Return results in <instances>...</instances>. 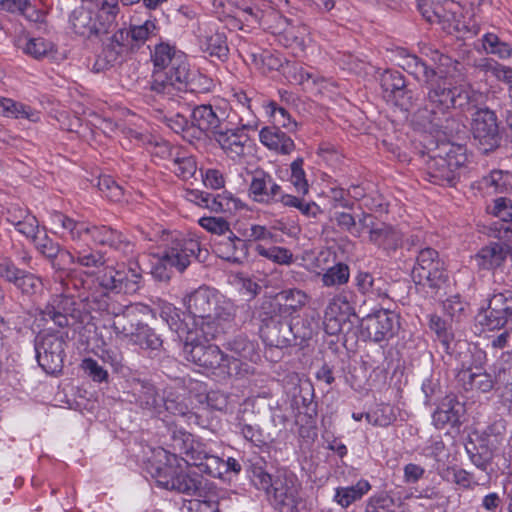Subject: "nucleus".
Instances as JSON below:
<instances>
[{"mask_svg":"<svg viewBox=\"0 0 512 512\" xmlns=\"http://www.w3.org/2000/svg\"><path fill=\"white\" fill-rule=\"evenodd\" d=\"M192 325L200 328L205 337H219L225 325L233 320L230 304L218 305L217 294L213 289L202 286L184 298Z\"/></svg>","mask_w":512,"mask_h":512,"instance_id":"obj_1","label":"nucleus"},{"mask_svg":"<svg viewBox=\"0 0 512 512\" xmlns=\"http://www.w3.org/2000/svg\"><path fill=\"white\" fill-rule=\"evenodd\" d=\"M146 309L144 305H132L121 312V305L110 295L104 294L98 299V324L102 322L98 340L105 346L112 344L115 337L130 342L143 322L141 314Z\"/></svg>","mask_w":512,"mask_h":512,"instance_id":"obj_2","label":"nucleus"},{"mask_svg":"<svg viewBox=\"0 0 512 512\" xmlns=\"http://www.w3.org/2000/svg\"><path fill=\"white\" fill-rule=\"evenodd\" d=\"M253 482L273 498L278 512H309L306 500L301 496V484L292 472L277 471L271 476L261 468L254 470Z\"/></svg>","mask_w":512,"mask_h":512,"instance_id":"obj_3","label":"nucleus"},{"mask_svg":"<svg viewBox=\"0 0 512 512\" xmlns=\"http://www.w3.org/2000/svg\"><path fill=\"white\" fill-rule=\"evenodd\" d=\"M460 150V147L455 148L445 142L427 155H423L424 179L439 186H456L466 171V156Z\"/></svg>","mask_w":512,"mask_h":512,"instance_id":"obj_4","label":"nucleus"},{"mask_svg":"<svg viewBox=\"0 0 512 512\" xmlns=\"http://www.w3.org/2000/svg\"><path fill=\"white\" fill-rule=\"evenodd\" d=\"M154 70L151 76L149 86L146 87L144 94L145 101L150 106L158 102L160 98H163L165 91H162L161 86H157L160 75L166 77L163 79V85H169L174 83V79L177 76L184 75L186 68L188 67L187 56L174 45L167 42H161L154 47V51L151 55Z\"/></svg>","mask_w":512,"mask_h":512,"instance_id":"obj_5","label":"nucleus"},{"mask_svg":"<svg viewBox=\"0 0 512 512\" xmlns=\"http://www.w3.org/2000/svg\"><path fill=\"white\" fill-rule=\"evenodd\" d=\"M191 466L175 454H170L166 456L164 465H151L150 474L159 487L190 497L201 496L202 477L192 471Z\"/></svg>","mask_w":512,"mask_h":512,"instance_id":"obj_6","label":"nucleus"},{"mask_svg":"<svg viewBox=\"0 0 512 512\" xmlns=\"http://www.w3.org/2000/svg\"><path fill=\"white\" fill-rule=\"evenodd\" d=\"M119 13L118 0H103L98 9V37L103 34L101 63L98 61V69H108L119 61L123 51L125 36L124 30L118 27L117 16Z\"/></svg>","mask_w":512,"mask_h":512,"instance_id":"obj_7","label":"nucleus"},{"mask_svg":"<svg viewBox=\"0 0 512 512\" xmlns=\"http://www.w3.org/2000/svg\"><path fill=\"white\" fill-rule=\"evenodd\" d=\"M423 87L426 89V104L414 113L415 122L423 128L431 126L438 129L442 127V118L452 109L453 86L443 76L431 77Z\"/></svg>","mask_w":512,"mask_h":512,"instance_id":"obj_8","label":"nucleus"},{"mask_svg":"<svg viewBox=\"0 0 512 512\" xmlns=\"http://www.w3.org/2000/svg\"><path fill=\"white\" fill-rule=\"evenodd\" d=\"M411 275L417 286L430 290L431 297H436L445 290L449 278L443 260L432 248L419 251Z\"/></svg>","mask_w":512,"mask_h":512,"instance_id":"obj_9","label":"nucleus"},{"mask_svg":"<svg viewBox=\"0 0 512 512\" xmlns=\"http://www.w3.org/2000/svg\"><path fill=\"white\" fill-rule=\"evenodd\" d=\"M166 77L160 75L157 86H161L162 91H165L163 98H160L154 105L155 111L162 113L165 109L170 107L178 98H182L183 93H206L212 88V80L207 76L199 73L198 71H191L189 66L186 68L184 75L177 76L174 83L163 85V79Z\"/></svg>","mask_w":512,"mask_h":512,"instance_id":"obj_10","label":"nucleus"},{"mask_svg":"<svg viewBox=\"0 0 512 512\" xmlns=\"http://www.w3.org/2000/svg\"><path fill=\"white\" fill-rule=\"evenodd\" d=\"M40 315L45 322H53L59 328L70 327L77 318L83 323L87 332H95L96 325L94 317L90 312H83L78 316L76 302L73 297L68 295H54L41 310Z\"/></svg>","mask_w":512,"mask_h":512,"instance_id":"obj_11","label":"nucleus"},{"mask_svg":"<svg viewBox=\"0 0 512 512\" xmlns=\"http://www.w3.org/2000/svg\"><path fill=\"white\" fill-rule=\"evenodd\" d=\"M67 332H40L34 342L39 366L48 374L61 371L65 357Z\"/></svg>","mask_w":512,"mask_h":512,"instance_id":"obj_12","label":"nucleus"},{"mask_svg":"<svg viewBox=\"0 0 512 512\" xmlns=\"http://www.w3.org/2000/svg\"><path fill=\"white\" fill-rule=\"evenodd\" d=\"M166 261L175 266V270L182 273L193 258L199 259L202 254L200 243L192 238H186L179 232L163 231L160 237Z\"/></svg>","mask_w":512,"mask_h":512,"instance_id":"obj_13","label":"nucleus"},{"mask_svg":"<svg viewBox=\"0 0 512 512\" xmlns=\"http://www.w3.org/2000/svg\"><path fill=\"white\" fill-rule=\"evenodd\" d=\"M460 6L453 1H445L444 4L436 3L432 14L428 10H422V16L430 23H438L447 33H458L459 37L467 38L476 36L480 27L475 22H465L459 15Z\"/></svg>","mask_w":512,"mask_h":512,"instance_id":"obj_14","label":"nucleus"},{"mask_svg":"<svg viewBox=\"0 0 512 512\" xmlns=\"http://www.w3.org/2000/svg\"><path fill=\"white\" fill-rule=\"evenodd\" d=\"M471 132L475 146L484 154L500 146L502 137L497 116L489 108H477L472 114Z\"/></svg>","mask_w":512,"mask_h":512,"instance_id":"obj_15","label":"nucleus"},{"mask_svg":"<svg viewBox=\"0 0 512 512\" xmlns=\"http://www.w3.org/2000/svg\"><path fill=\"white\" fill-rule=\"evenodd\" d=\"M479 323L489 330L502 329L512 324V291L494 292L486 308L478 314Z\"/></svg>","mask_w":512,"mask_h":512,"instance_id":"obj_16","label":"nucleus"},{"mask_svg":"<svg viewBox=\"0 0 512 512\" xmlns=\"http://www.w3.org/2000/svg\"><path fill=\"white\" fill-rule=\"evenodd\" d=\"M0 278L12 284L22 296L32 298L43 290L42 278L32 272L20 269L7 256H0Z\"/></svg>","mask_w":512,"mask_h":512,"instance_id":"obj_17","label":"nucleus"},{"mask_svg":"<svg viewBox=\"0 0 512 512\" xmlns=\"http://www.w3.org/2000/svg\"><path fill=\"white\" fill-rule=\"evenodd\" d=\"M106 251L98 249V296L110 295V292L120 293L123 290L127 273L118 263L116 255L106 256Z\"/></svg>","mask_w":512,"mask_h":512,"instance_id":"obj_18","label":"nucleus"},{"mask_svg":"<svg viewBox=\"0 0 512 512\" xmlns=\"http://www.w3.org/2000/svg\"><path fill=\"white\" fill-rule=\"evenodd\" d=\"M358 223L364 230H368V240L379 248L390 252L396 251L402 244V234L392 225L377 222L376 217L362 211L358 216Z\"/></svg>","mask_w":512,"mask_h":512,"instance_id":"obj_19","label":"nucleus"},{"mask_svg":"<svg viewBox=\"0 0 512 512\" xmlns=\"http://www.w3.org/2000/svg\"><path fill=\"white\" fill-rule=\"evenodd\" d=\"M248 191L251 198L260 204L273 205L281 203L284 205L286 200H292L272 175L260 169L254 171Z\"/></svg>","mask_w":512,"mask_h":512,"instance_id":"obj_20","label":"nucleus"},{"mask_svg":"<svg viewBox=\"0 0 512 512\" xmlns=\"http://www.w3.org/2000/svg\"><path fill=\"white\" fill-rule=\"evenodd\" d=\"M131 402L134 403L143 414L149 417L161 418V405L163 404V391L148 379L132 378Z\"/></svg>","mask_w":512,"mask_h":512,"instance_id":"obj_21","label":"nucleus"},{"mask_svg":"<svg viewBox=\"0 0 512 512\" xmlns=\"http://www.w3.org/2000/svg\"><path fill=\"white\" fill-rule=\"evenodd\" d=\"M398 327V316L387 309L369 314L361 321L362 333L376 343L392 338Z\"/></svg>","mask_w":512,"mask_h":512,"instance_id":"obj_22","label":"nucleus"},{"mask_svg":"<svg viewBox=\"0 0 512 512\" xmlns=\"http://www.w3.org/2000/svg\"><path fill=\"white\" fill-rule=\"evenodd\" d=\"M384 97L402 110L410 111L415 106V97L407 87L404 76L395 70H386L380 79Z\"/></svg>","mask_w":512,"mask_h":512,"instance_id":"obj_23","label":"nucleus"},{"mask_svg":"<svg viewBox=\"0 0 512 512\" xmlns=\"http://www.w3.org/2000/svg\"><path fill=\"white\" fill-rule=\"evenodd\" d=\"M186 199L215 213L233 214L243 206L240 199L227 191L213 194L200 190H187Z\"/></svg>","mask_w":512,"mask_h":512,"instance_id":"obj_24","label":"nucleus"},{"mask_svg":"<svg viewBox=\"0 0 512 512\" xmlns=\"http://www.w3.org/2000/svg\"><path fill=\"white\" fill-rule=\"evenodd\" d=\"M257 129V125L254 123L241 124L237 127H231L230 123L222 128L212 138L215 140L221 149L228 155L231 156H242L245 153V147L248 144L250 137L246 131Z\"/></svg>","mask_w":512,"mask_h":512,"instance_id":"obj_25","label":"nucleus"},{"mask_svg":"<svg viewBox=\"0 0 512 512\" xmlns=\"http://www.w3.org/2000/svg\"><path fill=\"white\" fill-rule=\"evenodd\" d=\"M294 327L279 315L262 320L260 334L266 345L276 348L288 347L293 342Z\"/></svg>","mask_w":512,"mask_h":512,"instance_id":"obj_26","label":"nucleus"},{"mask_svg":"<svg viewBox=\"0 0 512 512\" xmlns=\"http://www.w3.org/2000/svg\"><path fill=\"white\" fill-rule=\"evenodd\" d=\"M192 125L211 139L227 124L225 112L210 104L196 106L191 114Z\"/></svg>","mask_w":512,"mask_h":512,"instance_id":"obj_27","label":"nucleus"},{"mask_svg":"<svg viewBox=\"0 0 512 512\" xmlns=\"http://www.w3.org/2000/svg\"><path fill=\"white\" fill-rule=\"evenodd\" d=\"M491 213L497 220L490 226V236L504 242L512 240V198H496Z\"/></svg>","mask_w":512,"mask_h":512,"instance_id":"obj_28","label":"nucleus"},{"mask_svg":"<svg viewBox=\"0 0 512 512\" xmlns=\"http://www.w3.org/2000/svg\"><path fill=\"white\" fill-rule=\"evenodd\" d=\"M491 213L497 220L490 226V236L504 242L512 240V198H496Z\"/></svg>","mask_w":512,"mask_h":512,"instance_id":"obj_29","label":"nucleus"},{"mask_svg":"<svg viewBox=\"0 0 512 512\" xmlns=\"http://www.w3.org/2000/svg\"><path fill=\"white\" fill-rule=\"evenodd\" d=\"M213 250L218 257L232 262L243 263L248 259V242L237 237L232 231L219 239H215Z\"/></svg>","mask_w":512,"mask_h":512,"instance_id":"obj_30","label":"nucleus"},{"mask_svg":"<svg viewBox=\"0 0 512 512\" xmlns=\"http://www.w3.org/2000/svg\"><path fill=\"white\" fill-rule=\"evenodd\" d=\"M170 448L173 452L163 450L164 458L167 455L175 454L182 461L191 464L196 454L202 449L203 443L194 439V436L184 429L170 430Z\"/></svg>","mask_w":512,"mask_h":512,"instance_id":"obj_31","label":"nucleus"},{"mask_svg":"<svg viewBox=\"0 0 512 512\" xmlns=\"http://www.w3.org/2000/svg\"><path fill=\"white\" fill-rule=\"evenodd\" d=\"M6 221L30 240L39 233V221L28 209L12 204L6 210Z\"/></svg>","mask_w":512,"mask_h":512,"instance_id":"obj_32","label":"nucleus"},{"mask_svg":"<svg viewBox=\"0 0 512 512\" xmlns=\"http://www.w3.org/2000/svg\"><path fill=\"white\" fill-rule=\"evenodd\" d=\"M354 280L361 294L379 300H388L390 298V283L382 276L360 271Z\"/></svg>","mask_w":512,"mask_h":512,"instance_id":"obj_33","label":"nucleus"},{"mask_svg":"<svg viewBox=\"0 0 512 512\" xmlns=\"http://www.w3.org/2000/svg\"><path fill=\"white\" fill-rule=\"evenodd\" d=\"M94 0H82V5L72 12L70 22L73 31L85 38L96 33Z\"/></svg>","mask_w":512,"mask_h":512,"instance_id":"obj_34","label":"nucleus"},{"mask_svg":"<svg viewBox=\"0 0 512 512\" xmlns=\"http://www.w3.org/2000/svg\"><path fill=\"white\" fill-rule=\"evenodd\" d=\"M199 366L212 371L218 370L219 374L231 376L237 373L239 360L234 356L224 354L218 346L210 344Z\"/></svg>","mask_w":512,"mask_h":512,"instance_id":"obj_35","label":"nucleus"},{"mask_svg":"<svg viewBox=\"0 0 512 512\" xmlns=\"http://www.w3.org/2000/svg\"><path fill=\"white\" fill-rule=\"evenodd\" d=\"M462 412V404L454 397L447 396L432 414L433 424L437 429L458 426Z\"/></svg>","mask_w":512,"mask_h":512,"instance_id":"obj_36","label":"nucleus"},{"mask_svg":"<svg viewBox=\"0 0 512 512\" xmlns=\"http://www.w3.org/2000/svg\"><path fill=\"white\" fill-rule=\"evenodd\" d=\"M260 142L269 150L282 155L291 154L295 150V143L290 136L279 127H264L259 133Z\"/></svg>","mask_w":512,"mask_h":512,"instance_id":"obj_37","label":"nucleus"},{"mask_svg":"<svg viewBox=\"0 0 512 512\" xmlns=\"http://www.w3.org/2000/svg\"><path fill=\"white\" fill-rule=\"evenodd\" d=\"M216 338L217 337H205V335H202L200 328H195V330L181 340L183 341V354L185 359L199 366L210 346L208 342Z\"/></svg>","mask_w":512,"mask_h":512,"instance_id":"obj_38","label":"nucleus"},{"mask_svg":"<svg viewBox=\"0 0 512 512\" xmlns=\"http://www.w3.org/2000/svg\"><path fill=\"white\" fill-rule=\"evenodd\" d=\"M465 450L471 462L480 470L486 471L493 458V448L489 446V439L477 436L465 444Z\"/></svg>","mask_w":512,"mask_h":512,"instance_id":"obj_39","label":"nucleus"},{"mask_svg":"<svg viewBox=\"0 0 512 512\" xmlns=\"http://www.w3.org/2000/svg\"><path fill=\"white\" fill-rule=\"evenodd\" d=\"M457 381L466 391L477 390L486 393L495 387V378L492 379L490 374L480 369L477 371H472L471 369L459 371Z\"/></svg>","mask_w":512,"mask_h":512,"instance_id":"obj_40","label":"nucleus"},{"mask_svg":"<svg viewBox=\"0 0 512 512\" xmlns=\"http://www.w3.org/2000/svg\"><path fill=\"white\" fill-rule=\"evenodd\" d=\"M108 247L109 250H105L108 255H116L120 257L123 254L128 253L131 248V244L124 239L122 234L115 229L108 226L98 227V246Z\"/></svg>","mask_w":512,"mask_h":512,"instance_id":"obj_41","label":"nucleus"},{"mask_svg":"<svg viewBox=\"0 0 512 512\" xmlns=\"http://www.w3.org/2000/svg\"><path fill=\"white\" fill-rule=\"evenodd\" d=\"M159 316L170 330L177 334L180 341L195 330L193 325L190 327L189 323L181 318V311L170 303L160 305Z\"/></svg>","mask_w":512,"mask_h":512,"instance_id":"obj_42","label":"nucleus"},{"mask_svg":"<svg viewBox=\"0 0 512 512\" xmlns=\"http://www.w3.org/2000/svg\"><path fill=\"white\" fill-rule=\"evenodd\" d=\"M191 465L213 478H222L224 475V460L207 451L205 444L198 451Z\"/></svg>","mask_w":512,"mask_h":512,"instance_id":"obj_43","label":"nucleus"},{"mask_svg":"<svg viewBox=\"0 0 512 512\" xmlns=\"http://www.w3.org/2000/svg\"><path fill=\"white\" fill-rule=\"evenodd\" d=\"M423 54L430 58L432 62L437 66L438 76H443L445 79L453 77L455 73L461 71L463 65L455 59H452L449 55L440 52L430 46L423 49Z\"/></svg>","mask_w":512,"mask_h":512,"instance_id":"obj_44","label":"nucleus"},{"mask_svg":"<svg viewBox=\"0 0 512 512\" xmlns=\"http://www.w3.org/2000/svg\"><path fill=\"white\" fill-rule=\"evenodd\" d=\"M226 348L240 359L256 363L260 360L258 344L245 335H237L226 343Z\"/></svg>","mask_w":512,"mask_h":512,"instance_id":"obj_45","label":"nucleus"},{"mask_svg":"<svg viewBox=\"0 0 512 512\" xmlns=\"http://www.w3.org/2000/svg\"><path fill=\"white\" fill-rule=\"evenodd\" d=\"M160 26L158 25L156 17L149 15V17L141 24H131L128 31H124L125 40L128 37L131 41L140 46L144 44L149 38L158 35Z\"/></svg>","mask_w":512,"mask_h":512,"instance_id":"obj_46","label":"nucleus"},{"mask_svg":"<svg viewBox=\"0 0 512 512\" xmlns=\"http://www.w3.org/2000/svg\"><path fill=\"white\" fill-rule=\"evenodd\" d=\"M506 258L504 246L500 243H491L480 249L475 260L478 266L484 270H491L499 267Z\"/></svg>","mask_w":512,"mask_h":512,"instance_id":"obj_47","label":"nucleus"},{"mask_svg":"<svg viewBox=\"0 0 512 512\" xmlns=\"http://www.w3.org/2000/svg\"><path fill=\"white\" fill-rule=\"evenodd\" d=\"M399 66L418 81H423V84L437 73L435 69L429 67L421 58L412 54L402 56Z\"/></svg>","mask_w":512,"mask_h":512,"instance_id":"obj_48","label":"nucleus"},{"mask_svg":"<svg viewBox=\"0 0 512 512\" xmlns=\"http://www.w3.org/2000/svg\"><path fill=\"white\" fill-rule=\"evenodd\" d=\"M0 115L15 119H28L32 122H37L40 119L39 112L10 98L0 100Z\"/></svg>","mask_w":512,"mask_h":512,"instance_id":"obj_49","label":"nucleus"},{"mask_svg":"<svg viewBox=\"0 0 512 512\" xmlns=\"http://www.w3.org/2000/svg\"><path fill=\"white\" fill-rule=\"evenodd\" d=\"M30 241L33 242L39 253L52 262L54 267V260L58 255H60L62 259L73 261V256L68 251L62 249L61 246L57 242H54L47 234H44L42 237L36 234Z\"/></svg>","mask_w":512,"mask_h":512,"instance_id":"obj_50","label":"nucleus"},{"mask_svg":"<svg viewBox=\"0 0 512 512\" xmlns=\"http://www.w3.org/2000/svg\"><path fill=\"white\" fill-rule=\"evenodd\" d=\"M201 49L208 53L210 56H215L218 59L224 61L227 59L229 54V48L227 44V37L223 32H214L209 35H205L200 39Z\"/></svg>","mask_w":512,"mask_h":512,"instance_id":"obj_51","label":"nucleus"},{"mask_svg":"<svg viewBox=\"0 0 512 512\" xmlns=\"http://www.w3.org/2000/svg\"><path fill=\"white\" fill-rule=\"evenodd\" d=\"M369 490L370 484L365 480H360L353 486L336 488L334 501L341 507L347 508L352 503L360 500Z\"/></svg>","mask_w":512,"mask_h":512,"instance_id":"obj_52","label":"nucleus"},{"mask_svg":"<svg viewBox=\"0 0 512 512\" xmlns=\"http://www.w3.org/2000/svg\"><path fill=\"white\" fill-rule=\"evenodd\" d=\"M129 343L139 346L144 350L158 351L162 348L163 340L153 328L142 322Z\"/></svg>","mask_w":512,"mask_h":512,"instance_id":"obj_53","label":"nucleus"},{"mask_svg":"<svg viewBox=\"0 0 512 512\" xmlns=\"http://www.w3.org/2000/svg\"><path fill=\"white\" fill-rule=\"evenodd\" d=\"M482 100V94L469 86H453L452 108H459L462 111L477 109Z\"/></svg>","mask_w":512,"mask_h":512,"instance_id":"obj_54","label":"nucleus"},{"mask_svg":"<svg viewBox=\"0 0 512 512\" xmlns=\"http://www.w3.org/2000/svg\"><path fill=\"white\" fill-rule=\"evenodd\" d=\"M51 221L55 226L66 230L72 239H83L90 235V227L84 222H75L73 219L58 211L51 213Z\"/></svg>","mask_w":512,"mask_h":512,"instance_id":"obj_55","label":"nucleus"},{"mask_svg":"<svg viewBox=\"0 0 512 512\" xmlns=\"http://www.w3.org/2000/svg\"><path fill=\"white\" fill-rule=\"evenodd\" d=\"M442 478L448 482H453L463 489H473L475 486L482 484V478L476 479L474 475L464 469H457L454 467H448L442 474ZM486 481L489 480V476L484 477Z\"/></svg>","mask_w":512,"mask_h":512,"instance_id":"obj_56","label":"nucleus"},{"mask_svg":"<svg viewBox=\"0 0 512 512\" xmlns=\"http://www.w3.org/2000/svg\"><path fill=\"white\" fill-rule=\"evenodd\" d=\"M495 386L501 396L512 402V362L502 361L495 366Z\"/></svg>","mask_w":512,"mask_h":512,"instance_id":"obj_57","label":"nucleus"},{"mask_svg":"<svg viewBox=\"0 0 512 512\" xmlns=\"http://www.w3.org/2000/svg\"><path fill=\"white\" fill-rule=\"evenodd\" d=\"M19 47L35 59L46 57L54 50V44L42 37L19 39Z\"/></svg>","mask_w":512,"mask_h":512,"instance_id":"obj_58","label":"nucleus"},{"mask_svg":"<svg viewBox=\"0 0 512 512\" xmlns=\"http://www.w3.org/2000/svg\"><path fill=\"white\" fill-rule=\"evenodd\" d=\"M166 413L179 416H186L189 414V408L185 402V399L172 389L163 390L161 417L165 416Z\"/></svg>","mask_w":512,"mask_h":512,"instance_id":"obj_59","label":"nucleus"},{"mask_svg":"<svg viewBox=\"0 0 512 512\" xmlns=\"http://www.w3.org/2000/svg\"><path fill=\"white\" fill-rule=\"evenodd\" d=\"M482 45L487 54H492L500 59H508L512 56V45L503 41L495 33H486L482 38Z\"/></svg>","mask_w":512,"mask_h":512,"instance_id":"obj_60","label":"nucleus"},{"mask_svg":"<svg viewBox=\"0 0 512 512\" xmlns=\"http://www.w3.org/2000/svg\"><path fill=\"white\" fill-rule=\"evenodd\" d=\"M483 184L492 188L496 193H509L512 190V173L502 170H493L483 178Z\"/></svg>","mask_w":512,"mask_h":512,"instance_id":"obj_61","label":"nucleus"},{"mask_svg":"<svg viewBox=\"0 0 512 512\" xmlns=\"http://www.w3.org/2000/svg\"><path fill=\"white\" fill-rule=\"evenodd\" d=\"M255 250L260 256L276 264L290 265L294 260L293 253L285 247L271 246L267 248L261 244H257Z\"/></svg>","mask_w":512,"mask_h":512,"instance_id":"obj_62","label":"nucleus"},{"mask_svg":"<svg viewBox=\"0 0 512 512\" xmlns=\"http://www.w3.org/2000/svg\"><path fill=\"white\" fill-rule=\"evenodd\" d=\"M246 53L247 57L258 68L277 70L282 66L281 59L268 50L260 51L259 49L253 48L246 51Z\"/></svg>","mask_w":512,"mask_h":512,"instance_id":"obj_63","label":"nucleus"},{"mask_svg":"<svg viewBox=\"0 0 512 512\" xmlns=\"http://www.w3.org/2000/svg\"><path fill=\"white\" fill-rule=\"evenodd\" d=\"M350 270L348 265L344 263H338L333 267H330L322 275V283L326 287L344 285L349 281Z\"/></svg>","mask_w":512,"mask_h":512,"instance_id":"obj_64","label":"nucleus"}]
</instances>
